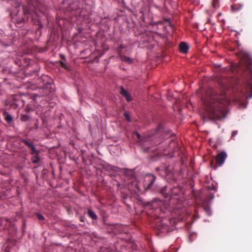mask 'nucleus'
<instances>
[{
	"mask_svg": "<svg viewBox=\"0 0 252 252\" xmlns=\"http://www.w3.org/2000/svg\"><path fill=\"white\" fill-rule=\"evenodd\" d=\"M205 109L211 119L220 120L226 115L225 108L228 104L227 100L223 96L214 95L207 96L204 100Z\"/></svg>",
	"mask_w": 252,
	"mask_h": 252,
	"instance_id": "f257e3e1",
	"label": "nucleus"
},
{
	"mask_svg": "<svg viewBox=\"0 0 252 252\" xmlns=\"http://www.w3.org/2000/svg\"><path fill=\"white\" fill-rule=\"evenodd\" d=\"M227 155L225 152H221L218 154L216 157V162L219 166H221L224 162Z\"/></svg>",
	"mask_w": 252,
	"mask_h": 252,
	"instance_id": "f03ea898",
	"label": "nucleus"
},
{
	"mask_svg": "<svg viewBox=\"0 0 252 252\" xmlns=\"http://www.w3.org/2000/svg\"><path fill=\"white\" fill-rule=\"evenodd\" d=\"M152 144V142L150 141V138H147L142 142V148L145 151L148 152H152V150L150 149L151 147L149 146L150 145Z\"/></svg>",
	"mask_w": 252,
	"mask_h": 252,
	"instance_id": "7ed1b4c3",
	"label": "nucleus"
},
{
	"mask_svg": "<svg viewBox=\"0 0 252 252\" xmlns=\"http://www.w3.org/2000/svg\"><path fill=\"white\" fill-rule=\"evenodd\" d=\"M39 94H34L35 97L46 96L49 94V91L47 88H39L38 89Z\"/></svg>",
	"mask_w": 252,
	"mask_h": 252,
	"instance_id": "20e7f679",
	"label": "nucleus"
},
{
	"mask_svg": "<svg viewBox=\"0 0 252 252\" xmlns=\"http://www.w3.org/2000/svg\"><path fill=\"white\" fill-rule=\"evenodd\" d=\"M158 229L162 232H167L169 230V225L161 221L158 224Z\"/></svg>",
	"mask_w": 252,
	"mask_h": 252,
	"instance_id": "39448f33",
	"label": "nucleus"
},
{
	"mask_svg": "<svg viewBox=\"0 0 252 252\" xmlns=\"http://www.w3.org/2000/svg\"><path fill=\"white\" fill-rule=\"evenodd\" d=\"M179 48L180 50L182 53L186 54L188 52L189 47L187 43L185 42H182L180 43Z\"/></svg>",
	"mask_w": 252,
	"mask_h": 252,
	"instance_id": "423d86ee",
	"label": "nucleus"
},
{
	"mask_svg": "<svg viewBox=\"0 0 252 252\" xmlns=\"http://www.w3.org/2000/svg\"><path fill=\"white\" fill-rule=\"evenodd\" d=\"M243 4H234L231 6V10L233 12H237L241 10L243 8Z\"/></svg>",
	"mask_w": 252,
	"mask_h": 252,
	"instance_id": "0eeeda50",
	"label": "nucleus"
},
{
	"mask_svg": "<svg viewBox=\"0 0 252 252\" xmlns=\"http://www.w3.org/2000/svg\"><path fill=\"white\" fill-rule=\"evenodd\" d=\"M3 114L5 116V120L8 123L10 124L13 121V117L7 111H4Z\"/></svg>",
	"mask_w": 252,
	"mask_h": 252,
	"instance_id": "6e6552de",
	"label": "nucleus"
},
{
	"mask_svg": "<svg viewBox=\"0 0 252 252\" xmlns=\"http://www.w3.org/2000/svg\"><path fill=\"white\" fill-rule=\"evenodd\" d=\"M121 94H122L124 96H125L126 98L128 101H130L132 100L131 97L130 95L128 93V92L125 90L123 87L121 88Z\"/></svg>",
	"mask_w": 252,
	"mask_h": 252,
	"instance_id": "1a4fd4ad",
	"label": "nucleus"
},
{
	"mask_svg": "<svg viewBox=\"0 0 252 252\" xmlns=\"http://www.w3.org/2000/svg\"><path fill=\"white\" fill-rule=\"evenodd\" d=\"M23 143H24L26 145L28 146L30 148L32 149V153H34V152L36 151L37 150L35 149V147L34 145V144L32 142L30 143L27 140L23 139Z\"/></svg>",
	"mask_w": 252,
	"mask_h": 252,
	"instance_id": "9d476101",
	"label": "nucleus"
},
{
	"mask_svg": "<svg viewBox=\"0 0 252 252\" xmlns=\"http://www.w3.org/2000/svg\"><path fill=\"white\" fill-rule=\"evenodd\" d=\"M121 60L123 62L127 63L129 64H131L133 63L132 59L130 57H128L126 56H121Z\"/></svg>",
	"mask_w": 252,
	"mask_h": 252,
	"instance_id": "9b49d317",
	"label": "nucleus"
},
{
	"mask_svg": "<svg viewBox=\"0 0 252 252\" xmlns=\"http://www.w3.org/2000/svg\"><path fill=\"white\" fill-rule=\"evenodd\" d=\"M148 176L151 178L150 179V184H149L148 187V188H151L154 184L155 183V181H156V177L155 175H154L153 174H149L148 175Z\"/></svg>",
	"mask_w": 252,
	"mask_h": 252,
	"instance_id": "f8f14e48",
	"label": "nucleus"
},
{
	"mask_svg": "<svg viewBox=\"0 0 252 252\" xmlns=\"http://www.w3.org/2000/svg\"><path fill=\"white\" fill-rule=\"evenodd\" d=\"M88 216L93 220H96L97 219V216L95 214V212L91 209H88Z\"/></svg>",
	"mask_w": 252,
	"mask_h": 252,
	"instance_id": "ddd939ff",
	"label": "nucleus"
},
{
	"mask_svg": "<svg viewBox=\"0 0 252 252\" xmlns=\"http://www.w3.org/2000/svg\"><path fill=\"white\" fill-rule=\"evenodd\" d=\"M34 153H35L36 154V156L32 158V162L34 163H37L38 162H39V160H40V158H39V152L38 151H36L35 152H34Z\"/></svg>",
	"mask_w": 252,
	"mask_h": 252,
	"instance_id": "4468645a",
	"label": "nucleus"
},
{
	"mask_svg": "<svg viewBox=\"0 0 252 252\" xmlns=\"http://www.w3.org/2000/svg\"><path fill=\"white\" fill-rule=\"evenodd\" d=\"M10 4L15 8H18L20 6V3L18 0H9Z\"/></svg>",
	"mask_w": 252,
	"mask_h": 252,
	"instance_id": "2eb2a0df",
	"label": "nucleus"
},
{
	"mask_svg": "<svg viewBox=\"0 0 252 252\" xmlns=\"http://www.w3.org/2000/svg\"><path fill=\"white\" fill-rule=\"evenodd\" d=\"M1 45L2 47L4 48H7L13 44V42L12 40H10L8 41L7 43H4L3 42H1Z\"/></svg>",
	"mask_w": 252,
	"mask_h": 252,
	"instance_id": "dca6fc26",
	"label": "nucleus"
},
{
	"mask_svg": "<svg viewBox=\"0 0 252 252\" xmlns=\"http://www.w3.org/2000/svg\"><path fill=\"white\" fill-rule=\"evenodd\" d=\"M30 118L27 115H22L21 120L23 122H26L29 120Z\"/></svg>",
	"mask_w": 252,
	"mask_h": 252,
	"instance_id": "f3484780",
	"label": "nucleus"
},
{
	"mask_svg": "<svg viewBox=\"0 0 252 252\" xmlns=\"http://www.w3.org/2000/svg\"><path fill=\"white\" fill-rule=\"evenodd\" d=\"M36 216H37L38 219L40 220H43L45 219L44 216L39 213H36Z\"/></svg>",
	"mask_w": 252,
	"mask_h": 252,
	"instance_id": "a211bd4d",
	"label": "nucleus"
},
{
	"mask_svg": "<svg viewBox=\"0 0 252 252\" xmlns=\"http://www.w3.org/2000/svg\"><path fill=\"white\" fill-rule=\"evenodd\" d=\"M125 116L126 117V120L128 122H130L131 120H130V116L129 115H128V114H127V113H125Z\"/></svg>",
	"mask_w": 252,
	"mask_h": 252,
	"instance_id": "6ab92c4d",
	"label": "nucleus"
},
{
	"mask_svg": "<svg viewBox=\"0 0 252 252\" xmlns=\"http://www.w3.org/2000/svg\"><path fill=\"white\" fill-rule=\"evenodd\" d=\"M166 187H164L162 189L161 192L164 195V197L167 198V197H168V194H164V192L166 190Z\"/></svg>",
	"mask_w": 252,
	"mask_h": 252,
	"instance_id": "aec40b11",
	"label": "nucleus"
},
{
	"mask_svg": "<svg viewBox=\"0 0 252 252\" xmlns=\"http://www.w3.org/2000/svg\"><path fill=\"white\" fill-rule=\"evenodd\" d=\"M237 134H238L237 130L233 131L231 133V137L232 138L234 137Z\"/></svg>",
	"mask_w": 252,
	"mask_h": 252,
	"instance_id": "412c9836",
	"label": "nucleus"
},
{
	"mask_svg": "<svg viewBox=\"0 0 252 252\" xmlns=\"http://www.w3.org/2000/svg\"><path fill=\"white\" fill-rule=\"evenodd\" d=\"M135 133L136 134L137 138L140 139V138L141 137V135H140V134L137 132H135Z\"/></svg>",
	"mask_w": 252,
	"mask_h": 252,
	"instance_id": "4be33fe9",
	"label": "nucleus"
},
{
	"mask_svg": "<svg viewBox=\"0 0 252 252\" xmlns=\"http://www.w3.org/2000/svg\"><path fill=\"white\" fill-rule=\"evenodd\" d=\"M60 63H61V64H62V65L63 66V67H65V68H66V65H65V63H64L63 62H62V61H61V62H60Z\"/></svg>",
	"mask_w": 252,
	"mask_h": 252,
	"instance_id": "5701e85b",
	"label": "nucleus"
},
{
	"mask_svg": "<svg viewBox=\"0 0 252 252\" xmlns=\"http://www.w3.org/2000/svg\"><path fill=\"white\" fill-rule=\"evenodd\" d=\"M119 48L121 49H124L125 48V46L124 45L121 44V45H120Z\"/></svg>",
	"mask_w": 252,
	"mask_h": 252,
	"instance_id": "b1692460",
	"label": "nucleus"
},
{
	"mask_svg": "<svg viewBox=\"0 0 252 252\" xmlns=\"http://www.w3.org/2000/svg\"><path fill=\"white\" fill-rule=\"evenodd\" d=\"M24 19L22 18V19L20 21V24H22L24 22Z\"/></svg>",
	"mask_w": 252,
	"mask_h": 252,
	"instance_id": "393cba45",
	"label": "nucleus"
},
{
	"mask_svg": "<svg viewBox=\"0 0 252 252\" xmlns=\"http://www.w3.org/2000/svg\"><path fill=\"white\" fill-rule=\"evenodd\" d=\"M235 32H236V35H238V34H240V32H238V31H235Z\"/></svg>",
	"mask_w": 252,
	"mask_h": 252,
	"instance_id": "a878e982",
	"label": "nucleus"
},
{
	"mask_svg": "<svg viewBox=\"0 0 252 252\" xmlns=\"http://www.w3.org/2000/svg\"><path fill=\"white\" fill-rule=\"evenodd\" d=\"M207 21H208V23H209V22H211V19H208Z\"/></svg>",
	"mask_w": 252,
	"mask_h": 252,
	"instance_id": "bb28decb",
	"label": "nucleus"
},
{
	"mask_svg": "<svg viewBox=\"0 0 252 252\" xmlns=\"http://www.w3.org/2000/svg\"><path fill=\"white\" fill-rule=\"evenodd\" d=\"M62 58L65 59V57L63 55H62Z\"/></svg>",
	"mask_w": 252,
	"mask_h": 252,
	"instance_id": "cd10ccee",
	"label": "nucleus"
},
{
	"mask_svg": "<svg viewBox=\"0 0 252 252\" xmlns=\"http://www.w3.org/2000/svg\"><path fill=\"white\" fill-rule=\"evenodd\" d=\"M157 169L158 170H159V168H157Z\"/></svg>",
	"mask_w": 252,
	"mask_h": 252,
	"instance_id": "c85d7f7f",
	"label": "nucleus"
}]
</instances>
